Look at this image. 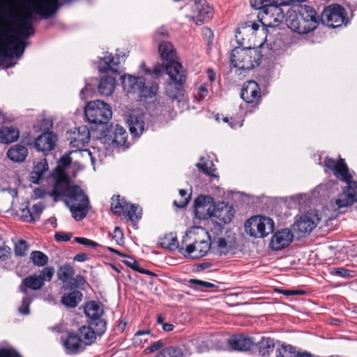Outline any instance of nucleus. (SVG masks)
<instances>
[{
  "mask_svg": "<svg viewBox=\"0 0 357 357\" xmlns=\"http://www.w3.org/2000/svg\"><path fill=\"white\" fill-rule=\"evenodd\" d=\"M324 165L333 172L337 178L347 184L335 200L337 207L338 208L348 207L357 202V181H352L353 175L349 172L344 160L340 159L337 161L326 158Z\"/></svg>",
  "mask_w": 357,
  "mask_h": 357,
  "instance_id": "nucleus-1",
  "label": "nucleus"
},
{
  "mask_svg": "<svg viewBox=\"0 0 357 357\" xmlns=\"http://www.w3.org/2000/svg\"><path fill=\"white\" fill-rule=\"evenodd\" d=\"M259 354L262 357H268L273 351L275 347L274 340L268 337H263L257 344Z\"/></svg>",
  "mask_w": 357,
  "mask_h": 357,
  "instance_id": "nucleus-37",
  "label": "nucleus"
},
{
  "mask_svg": "<svg viewBox=\"0 0 357 357\" xmlns=\"http://www.w3.org/2000/svg\"><path fill=\"white\" fill-rule=\"evenodd\" d=\"M54 269L52 267H46L43 269L40 274L38 275L42 278L43 282L45 281H50L54 275Z\"/></svg>",
  "mask_w": 357,
  "mask_h": 357,
  "instance_id": "nucleus-56",
  "label": "nucleus"
},
{
  "mask_svg": "<svg viewBox=\"0 0 357 357\" xmlns=\"http://www.w3.org/2000/svg\"><path fill=\"white\" fill-rule=\"evenodd\" d=\"M82 294L78 290H74L71 292L65 294L62 297L61 302L67 307L73 308L77 306L82 299Z\"/></svg>",
  "mask_w": 357,
  "mask_h": 357,
  "instance_id": "nucleus-35",
  "label": "nucleus"
},
{
  "mask_svg": "<svg viewBox=\"0 0 357 357\" xmlns=\"http://www.w3.org/2000/svg\"><path fill=\"white\" fill-rule=\"evenodd\" d=\"M197 167L205 174L210 176H214L213 173L215 171V168L211 160H208L204 163H197Z\"/></svg>",
  "mask_w": 357,
  "mask_h": 357,
  "instance_id": "nucleus-52",
  "label": "nucleus"
},
{
  "mask_svg": "<svg viewBox=\"0 0 357 357\" xmlns=\"http://www.w3.org/2000/svg\"><path fill=\"white\" fill-rule=\"evenodd\" d=\"M42 278L36 274L30 275L24 278L20 285L19 286L20 291L24 295H27V289L37 291L40 290L44 286Z\"/></svg>",
  "mask_w": 357,
  "mask_h": 357,
  "instance_id": "nucleus-26",
  "label": "nucleus"
},
{
  "mask_svg": "<svg viewBox=\"0 0 357 357\" xmlns=\"http://www.w3.org/2000/svg\"><path fill=\"white\" fill-rule=\"evenodd\" d=\"M75 275L74 268L70 265L61 266L58 271V278L63 282L70 281Z\"/></svg>",
  "mask_w": 357,
  "mask_h": 357,
  "instance_id": "nucleus-44",
  "label": "nucleus"
},
{
  "mask_svg": "<svg viewBox=\"0 0 357 357\" xmlns=\"http://www.w3.org/2000/svg\"><path fill=\"white\" fill-rule=\"evenodd\" d=\"M143 116L139 112H133L128 116L127 123L131 135L135 137H139L144 131Z\"/></svg>",
  "mask_w": 357,
  "mask_h": 357,
  "instance_id": "nucleus-25",
  "label": "nucleus"
},
{
  "mask_svg": "<svg viewBox=\"0 0 357 357\" xmlns=\"http://www.w3.org/2000/svg\"><path fill=\"white\" fill-rule=\"evenodd\" d=\"M32 302V298L27 295L22 298L21 305L18 308V311L20 314L27 315L29 314V305Z\"/></svg>",
  "mask_w": 357,
  "mask_h": 357,
  "instance_id": "nucleus-53",
  "label": "nucleus"
},
{
  "mask_svg": "<svg viewBox=\"0 0 357 357\" xmlns=\"http://www.w3.org/2000/svg\"><path fill=\"white\" fill-rule=\"evenodd\" d=\"M98 326H93L91 324L80 327L78 330V335L82 344L91 345L96 341L97 336H101L104 334L98 333Z\"/></svg>",
  "mask_w": 357,
  "mask_h": 357,
  "instance_id": "nucleus-24",
  "label": "nucleus"
},
{
  "mask_svg": "<svg viewBox=\"0 0 357 357\" xmlns=\"http://www.w3.org/2000/svg\"><path fill=\"white\" fill-rule=\"evenodd\" d=\"M151 337V331H138L135 334L132 339L133 345L135 347H138L142 345V344L147 342L149 338Z\"/></svg>",
  "mask_w": 357,
  "mask_h": 357,
  "instance_id": "nucleus-46",
  "label": "nucleus"
},
{
  "mask_svg": "<svg viewBox=\"0 0 357 357\" xmlns=\"http://www.w3.org/2000/svg\"><path fill=\"white\" fill-rule=\"evenodd\" d=\"M155 357H183V353L177 347H169L160 351Z\"/></svg>",
  "mask_w": 357,
  "mask_h": 357,
  "instance_id": "nucleus-45",
  "label": "nucleus"
},
{
  "mask_svg": "<svg viewBox=\"0 0 357 357\" xmlns=\"http://www.w3.org/2000/svg\"><path fill=\"white\" fill-rule=\"evenodd\" d=\"M20 135L19 130L12 126H4L0 129V142L9 144L17 140Z\"/></svg>",
  "mask_w": 357,
  "mask_h": 357,
  "instance_id": "nucleus-34",
  "label": "nucleus"
},
{
  "mask_svg": "<svg viewBox=\"0 0 357 357\" xmlns=\"http://www.w3.org/2000/svg\"><path fill=\"white\" fill-rule=\"evenodd\" d=\"M192 344L196 347L197 351L199 353H202L208 349V344L206 341L201 340H195L192 341Z\"/></svg>",
  "mask_w": 357,
  "mask_h": 357,
  "instance_id": "nucleus-59",
  "label": "nucleus"
},
{
  "mask_svg": "<svg viewBox=\"0 0 357 357\" xmlns=\"http://www.w3.org/2000/svg\"><path fill=\"white\" fill-rule=\"evenodd\" d=\"M179 195L181 196V200H174V204L178 208H183L188 204L190 195H188L187 192L185 190H180Z\"/></svg>",
  "mask_w": 357,
  "mask_h": 357,
  "instance_id": "nucleus-54",
  "label": "nucleus"
},
{
  "mask_svg": "<svg viewBox=\"0 0 357 357\" xmlns=\"http://www.w3.org/2000/svg\"><path fill=\"white\" fill-rule=\"evenodd\" d=\"M241 96L247 102H257L261 98L258 84L254 80H250L244 83Z\"/></svg>",
  "mask_w": 357,
  "mask_h": 357,
  "instance_id": "nucleus-23",
  "label": "nucleus"
},
{
  "mask_svg": "<svg viewBox=\"0 0 357 357\" xmlns=\"http://www.w3.org/2000/svg\"><path fill=\"white\" fill-rule=\"evenodd\" d=\"M121 81L123 89L127 93H137L141 98H151L158 90L155 82H149L143 77L124 75L121 77Z\"/></svg>",
  "mask_w": 357,
  "mask_h": 357,
  "instance_id": "nucleus-7",
  "label": "nucleus"
},
{
  "mask_svg": "<svg viewBox=\"0 0 357 357\" xmlns=\"http://www.w3.org/2000/svg\"><path fill=\"white\" fill-rule=\"evenodd\" d=\"M123 262L127 265L128 267H130L131 268H132L133 270L135 271H137L139 273H148L149 271H145L144 269H142L139 264L137 263V261H136L134 259L132 258H128V259L126 260H123Z\"/></svg>",
  "mask_w": 357,
  "mask_h": 357,
  "instance_id": "nucleus-57",
  "label": "nucleus"
},
{
  "mask_svg": "<svg viewBox=\"0 0 357 357\" xmlns=\"http://www.w3.org/2000/svg\"><path fill=\"white\" fill-rule=\"evenodd\" d=\"M165 68L171 82L176 83L185 82L186 70L181 63L174 60L169 61L166 63Z\"/></svg>",
  "mask_w": 357,
  "mask_h": 357,
  "instance_id": "nucleus-18",
  "label": "nucleus"
},
{
  "mask_svg": "<svg viewBox=\"0 0 357 357\" xmlns=\"http://www.w3.org/2000/svg\"><path fill=\"white\" fill-rule=\"evenodd\" d=\"M321 218L317 212H310L302 215L292 226L293 230L299 237L310 234L319 222Z\"/></svg>",
  "mask_w": 357,
  "mask_h": 357,
  "instance_id": "nucleus-15",
  "label": "nucleus"
},
{
  "mask_svg": "<svg viewBox=\"0 0 357 357\" xmlns=\"http://www.w3.org/2000/svg\"><path fill=\"white\" fill-rule=\"evenodd\" d=\"M65 202L76 220H81L86 217L89 200L79 186L72 185L68 189Z\"/></svg>",
  "mask_w": 357,
  "mask_h": 357,
  "instance_id": "nucleus-6",
  "label": "nucleus"
},
{
  "mask_svg": "<svg viewBox=\"0 0 357 357\" xmlns=\"http://www.w3.org/2000/svg\"><path fill=\"white\" fill-rule=\"evenodd\" d=\"M210 196L200 195L195 201V214L199 220H206L213 218L214 206Z\"/></svg>",
  "mask_w": 357,
  "mask_h": 357,
  "instance_id": "nucleus-16",
  "label": "nucleus"
},
{
  "mask_svg": "<svg viewBox=\"0 0 357 357\" xmlns=\"http://www.w3.org/2000/svg\"><path fill=\"white\" fill-rule=\"evenodd\" d=\"M333 275H336L342 278H349L351 276V271L344 268H334L331 272Z\"/></svg>",
  "mask_w": 357,
  "mask_h": 357,
  "instance_id": "nucleus-63",
  "label": "nucleus"
},
{
  "mask_svg": "<svg viewBox=\"0 0 357 357\" xmlns=\"http://www.w3.org/2000/svg\"><path fill=\"white\" fill-rule=\"evenodd\" d=\"M185 83H176L175 82H168L165 85V93L173 103L176 105L181 103L183 96V85Z\"/></svg>",
  "mask_w": 357,
  "mask_h": 357,
  "instance_id": "nucleus-28",
  "label": "nucleus"
},
{
  "mask_svg": "<svg viewBox=\"0 0 357 357\" xmlns=\"http://www.w3.org/2000/svg\"><path fill=\"white\" fill-rule=\"evenodd\" d=\"M69 139L70 145L73 147H77L82 155H91L89 151L81 149L89 143L90 139V132L86 126H80L70 132Z\"/></svg>",
  "mask_w": 357,
  "mask_h": 357,
  "instance_id": "nucleus-17",
  "label": "nucleus"
},
{
  "mask_svg": "<svg viewBox=\"0 0 357 357\" xmlns=\"http://www.w3.org/2000/svg\"><path fill=\"white\" fill-rule=\"evenodd\" d=\"M71 186L66 180L60 178L56 181L49 196L53 198L54 202H57L61 196H67V191Z\"/></svg>",
  "mask_w": 357,
  "mask_h": 357,
  "instance_id": "nucleus-32",
  "label": "nucleus"
},
{
  "mask_svg": "<svg viewBox=\"0 0 357 357\" xmlns=\"http://www.w3.org/2000/svg\"><path fill=\"white\" fill-rule=\"evenodd\" d=\"M193 17L198 22H206L213 15V9L206 0H195Z\"/></svg>",
  "mask_w": 357,
  "mask_h": 357,
  "instance_id": "nucleus-20",
  "label": "nucleus"
},
{
  "mask_svg": "<svg viewBox=\"0 0 357 357\" xmlns=\"http://www.w3.org/2000/svg\"><path fill=\"white\" fill-rule=\"evenodd\" d=\"M11 256V249L8 245H3L0 247V260L6 261Z\"/></svg>",
  "mask_w": 357,
  "mask_h": 357,
  "instance_id": "nucleus-61",
  "label": "nucleus"
},
{
  "mask_svg": "<svg viewBox=\"0 0 357 357\" xmlns=\"http://www.w3.org/2000/svg\"><path fill=\"white\" fill-rule=\"evenodd\" d=\"M29 8L19 17L18 28L15 32L24 37H29L33 33L30 24L33 13H37L43 18H48L54 15L59 7V0H28Z\"/></svg>",
  "mask_w": 357,
  "mask_h": 357,
  "instance_id": "nucleus-3",
  "label": "nucleus"
},
{
  "mask_svg": "<svg viewBox=\"0 0 357 357\" xmlns=\"http://www.w3.org/2000/svg\"><path fill=\"white\" fill-rule=\"evenodd\" d=\"M29 245L24 240H19L15 243L14 247L15 255L17 257H24L26 255Z\"/></svg>",
  "mask_w": 357,
  "mask_h": 357,
  "instance_id": "nucleus-50",
  "label": "nucleus"
},
{
  "mask_svg": "<svg viewBox=\"0 0 357 357\" xmlns=\"http://www.w3.org/2000/svg\"><path fill=\"white\" fill-rule=\"evenodd\" d=\"M321 21L329 27L337 28L342 24L346 25L349 20L342 6L339 4H331L323 10Z\"/></svg>",
  "mask_w": 357,
  "mask_h": 357,
  "instance_id": "nucleus-11",
  "label": "nucleus"
},
{
  "mask_svg": "<svg viewBox=\"0 0 357 357\" xmlns=\"http://www.w3.org/2000/svg\"><path fill=\"white\" fill-rule=\"evenodd\" d=\"M286 24L291 31L302 34L299 13H296L295 11L288 12Z\"/></svg>",
  "mask_w": 357,
  "mask_h": 357,
  "instance_id": "nucleus-39",
  "label": "nucleus"
},
{
  "mask_svg": "<svg viewBox=\"0 0 357 357\" xmlns=\"http://www.w3.org/2000/svg\"><path fill=\"white\" fill-rule=\"evenodd\" d=\"M84 313L89 319V324L98 326L99 333H105L107 329V323L102 318L104 314L103 305L100 302L91 301L86 303Z\"/></svg>",
  "mask_w": 357,
  "mask_h": 357,
  "instance_id": "nucleus-12",
  "label": "nucleus"
},
{
  "mask_svg": "<svg viewBox=\"0 0 357 357\" xmlns=\"http://www.w3.org/2000/svg\"><path fill=\"white\" fill-rule=\"evenodd\" d=\"M247 234L255 238H264L271 234L274 230V222L268 217H252L245 223Z\"/></svg>",
  "mask_w": 357,
  "mask_h": 357,
  "instance_id": "nucleus-10",
  "label": "nucleus"
},
{
  "mask_svg": "<svg viewBox=\"0 0 357 357\" xmlns=\"http://www.w3.org/2000/svg\"><path fill=\"white\" fill-rule=\"evenodd\" d=\"M282 3L281 0H250V5L255 9L264 8Z\"/></svg>",
  "mask_w": 357,
  "mask_h": 357,
  "instance_id": "nucleus-47",
  "label": "nucleus"
},
{
  "mask_svg": "<svg viewBox=\"0 0 357 357\" xmlns=\"http://www.w3.org/2000/svg\"><path fill=\"white\" fill-rule=\"evenodd\" d=\"M158 51L160 56L168 61H172L175 56L176 52L171 43L162 42L158 45Z\"/></svg>",
  "mask_w": 357,
  "mask_h": 357,
  "instance_id": "nucleus-41",
  "label": "nucleus"
},
{
  "mask_svg": "<svg viewBox=\"0 0 357 357\" xmlns=\"http://www.w3.org/2000/svg\"><path fill=\"white\" fill-rule=\"evenodd\" d=\"M208 232L201 227L190 228L181 243L180 253L198 259L205 256L211 248Z\"/></svg>",
  "mask_w": 357,
  "mask_h": 357,
  "instance_id": "nucleus-4",
  "label": "nucleus"
},
{
  "mask_svg": "<svg viewBox=\"0 0 357 357\" xmlns=\"http://www.w3.org/2000/svg\"><path fill=\"white\" fill-rule=\"evenodd\" d=\"M161 247L167 248L169 250H175L178 249L180 251L181 244L179 245L176 235L173 233L165 234L159 241Z\"/></svg>",
  "mask_w": 357,
  "mask_h": 357,
  "instance_id": "nucleus-38",
  "label": "nucleus"
},
{
  "mask_svg": "<svg viewBox=\"0 0 357 357\" xmlns=\"http://www.w3.org/2000/svg\"><path fill=\"white\" fill-rule=\"evenodd\" d=\"M128 207V203L120 195L113 196L111 201V210L112 212L118 215H121L126 212Z\"/></svg>",
  "mask_w": 357,
  "mask_h": 357,
  "instance_id": "nucleus-40",
  "label": "nucleus"
},
{
  "mask_svg": "<svg viewBox=\"0 0 357 357\" xmlns=\"http://www.w3.org/2000/svg\"><path fill=\"white\" fill-rule=\"evenodd\" d=\"M28 155V150L23 145L16 144L11 146L7 151L8 158L13 162H22Z\"/></svg>",
  "mask_w": 357,
  "mask_h": 357,
  "instance_id": "nucleus-31",
  "label": "nucleus"
},
{
  "mask_svg": "<svg viewBox=\"0 0 357 357\" xmlns=\"http://www.w3.org/2000/svg\"><path fill=\"white\" fill-rule=\"evenodd\" d=\"M116 80L114 77L103 76L99 82L98 90L102 96H109L114 92Z\"/></svg>",
  "mask_w": 357,
  "mask_h": 357,
  "instance_id": "nucleus-33",
  "label": "nucleus"
},
{
  "mask_svg": "<svg viewBox=\"0 0 357 357\" xmlns=\"http://www.w3.org/2000/svg\"><path fill=\"white\" fill-rule=\"evenodd\" d=\"M47 169L48 165L46 159L41 160L34 166L33 169L31 173V181L34 183H38Z\"/></svg>",
  "mask_w": 357,
  "mask_h": 357,
  "instance_id": "nucleus-36",
  "label": "nucleus"
},
{
  "mask_svg": "<svg viewBox=\"0 0 357 357\" xmlns=\"http://www.w3.org/2000/svg\"><path fill=\"white\" fill-rule=\"evenodd\" d=\"M261 55L255 48L236 47L232 50L230 61L234 67L240 70H251L260 63Z\"/></svg>",
  "mask_w": 357,
  "mask_h": 357,
  "instance_id": "nucleus-8",
  "label": "nucleus"
},
{
  "mask_svg": "<svg viewBox=\"0 0 357 357\" xmlns=\"http://www.w3.org/2000/svg\"><path fill=\"white\" fill-rule=\"evenodd\" d=\"M293 238L294 235L289 229L279 230L272 236L270 247L273 250H280L287 247Z\"/></svg>",
  "mask_w": 357,
  "mask_h": 357,
  "instance_id": "nucleus-19",
  "label": "nucleus"
},
{
  "mask_svg": "<svg viewBox=\"0 0 357 357\" xmlns=\"http://www.w3.org/2000/svg\"><path fill=\"white\" fill-rule=\"evenodd\" d=\"M295 348L289 344H282L277 349V357H294Z\"/></svg>",
  "mask_w": 357,
  "mask_h": 357,
  "instance_id": "nucleus-49",
  "label": "nucleus"
},
{
  "mask_svg": "<svg viewBox=\"0 0 357 357\" xmlns=\"http://www.w3.org/2000/svg\"><path fill=\"white\" fill-rule=\"evenodd\" d=\"M33 264L38 267L45 266L49 261L48 257L40 251H33L30 255Z\"/></svg>",
  "mask_w": 357,
  "mask_h": 357,
  "instance_id": "nucleus-43",
  "label": "nucleus"
},
{
  "mask_svg": "<svg viewBox=\"0 0 357 357\" xmlns=\"http://www.w3.org/2000/svg\"><path fill=\"white\" fill-rule=\"evenodd\" d=\"M11 25L0 20V65L8 58L20 57L25 50L26 43L15 36H9Z\"/></svg>",
  "mask_w": 357,
  "mask_h": 357,
  "instance_id": "nucleus-5",
  "label": "nucleus"
},
{
  "mask_svg": "<svg viewBox=\"0 0 357 357\" xmlns=\"http://www.w3.org/2000/svg\"><path fill=\"white\" fill-rule=\"evenodd\" d=\"M0 357H21V356L13 348H2L0 349Z\"/></svg>",
  "mask_w": 357,
  "mask_h": 357,
  "instance_id": "nucleus-58",
  "label": "nucleus"
},
{
  "mask_svg": "<svg viewBox=\"0 0 357 357\" xmlns=\"http://www.w3.org/2000/svg\"><path fill=\"white\" fill-rule=\"evenodd\" d=\"M228 344L231 349L241 351H249L255 344L252 337L243 334H238L231 336L228 340Z\"/></svg>",
  "mask_w": 357,
  "mask_h": 357,
  "instance_id": "nucleus-22",
  "label": "nucleus"
},
{
  "mask_svg": "<svg viewBox=\"0 0 357 357\" xmlns=\"http://www.w3.org/2000/svg\"><path fill=\"white\" fill-rule=\"evenodd\" d=\"M188 282L196 289L202 291L207 288H212L215 287V284L211 282L197 279H190Z\"/></svg>",
  "mask_w": 357,
  "mask_h": 357,
  "instance_id": "nucleus-51",
  "label": "nucleus"
},
{
  "mask_svg": "<svg viewBox=\"0 0 357 357\" xmlns=\"http://www.w3.org/2000/svg\"><path fill=\"white\" fill-rule=\"evenodd\" d=\"M57 142V136L52 132H45L35 140V147L38 151L47 153L53 150Z\"/></svg>",
  "mask_w": 357,
  "mask_h": 357,
  "instance_id": "nucleus-21",
  "label": "nucleus"
},
{
  "mask_svg": "<svg viewBox=\"0 0 357 357\" xmlns=\"http://www.w3.org/2000/svg\"><path fill=\"white\" fill-rule=\"evenodd\" d=\"M75 241L79 244L88 247L96 248L98 246V244L96 242L83 237H76Z\"/></svg>",
  "mask_w": 357,
  "mask_h": 357,
  "instance_id": "nucleus-62",
  "label": "nucleus"
},
{
  "mask_svg": "<svg viewBox=\"0 0 357 357\" xmlns=\"http://www.w3.org/2000/svg\"><path fill=\"white\" fill-rule=\"evenodd\" d=\"M19 215L23 221L27 222H32L34 218L28 206L21 208Z\"/></svg>",
  "mask_w": 357,
  "mask_h": 357,
  "instance_id": "nucleus-55",
  "label": "nucleus"
},
{
  "mask_svg": "<svg viewBox=\"0 0 357 357\" xmlns=\"http://www.w3.org/2000/svg\"><path fill=\"white\" fill-rule=\"evenodd\" d=\"M87 121L94 124H106L111 119L112 112L107 103L101 100L90 101L84 108Z\"/></svg>",
  "mask_w": 357,
  "mask_h": 357,
  "instance_id": "nucleus-9",
  "label": "nucleus"
},
{
  "mask_svg": "<svg viewBox=\"0 0 357 357\" xmlns=\"http://www.w3.org/2000/svg\"><path fill=\"white\" fill-rule=\"evenodd\" d=\"M128 219L132 222H137L142 217L141 209L138 208L135 204H128V207L126 210Z\"/></svg>",
  "mask_w": 357,
  "mask_h": 357,
  "instance_id": "nucleus-48",
  "label": "nucleus"
},
{
  "mask_svg": "<svg viewBox=\"0 0 357 357\" xmlns=\"http://www.w3.org/2000/svg\"><path fill=\"white\" fill-rule=\"evenodd\" d=\"M258 14L259 22L262 24V28L259 30L260 25L255 22L248 21L242 24L241 27L236 31L238 33L243 34L251 33L257 35V31L261 35L262 38L260 45L266 38L267 28H274L278 26L284 20V13L280 5L259 8Z\"/></svg>",
  "mask_w": 357,
  "mask_h": 357,
  "instance_id": "nucleus-2",
  "label": "nucleus"
},
{
  "mask_svg": "<svg viewBox=\"0 0 357 357\" xmlns=\"http://www.w3.org/2000/svg\"><path fill=\"white\" fill-rule=\"evenodd\" d=\"M63 346L68 354H77L83 350V344L78 334H69L63 342Z\"/></svg>",
  "mask_w": 357,
  "mask_h": 357,
  "instance_id": "nucleus-30",
  "label": "nucleus"
},
{
  "mask_svg": "<svg viewBox=\"0 0 357 357\" xmlns=\"http://www.w3.org/2000/svg\"><path fill=\"white\" fill-rule=\"evenodd\" d=\"M127 137V132L122 126L118 124L111 125L107 129V133L102 135V140L107 145V148L115 149L125 146Z\"/></svg>",
  "mask_w": 357,
  "mask_h": 357,
  "instance_id": "nucleus-13",
  "label": "nucleus"
},
{
  "mask_svg": "<svg viewBox=\"0 0 357 357\" xmlns=\"http://www.w3.org/2000/svg\"><path fill=\"white\" fill-rule=\"evenodd\" d=\"M234 217V209L232 207L225 206L221 208L214 209L213 218H217L220 222L215 225V229L218 231H221L222 225L229 223Z\"/></svg>",
  "mask_w": 357,
  "mask_h": 357,
  "instance_id": "nucleus-27",
  "label": "nucleus"
},
{
  "mask_svg": "<svg viewBox=\"0 0 357 357\" xmlns=\"http://www.w3.org/2000/svg\"><path fill=\"white\" fill-rule=\"evenodd\" d=\"M49 193L50 192H47L42 188H38L33 190V197L34 199H43L47 195L49 196Z\"/></svg>",
  "mask_w": 357,
  "mask_h": 357,
  "instance_id": "nucleus-64",
  "label": "nucleus"
},
{
  "mask_svg": "<svg viewBox=\"0 0 357 357\" xmlns=\"http://www.w3.org/2000/svg\"><path fill=\"white\" fill-rule=\"evenodd\" d=\"M119 58H114L112 54L105 55L100 59L98 69L100 73H106L109 70L112 73L118 72Z\"/></svg>",
  "mask_w": 357,
  "mask_h": 357,
  "instance_id": "nucleus-29",
  "label": "nucleus"
},
{
  "mask_svg": "<svg viewBox=\"0 0 357 357\" xmlns=\"http://www.w3.org/2000/svg\"><path fill=\"white\" fill-rule=\"evenodd\" d=\"M301 22L302 34L307 33L316 29L319 22V15L314 8L310 6H300L298 8Z\"/></svg>",
  "mask_w": 357,
  "mask_h": 357,
  "instance_id": "nucleus-14",
  "label": "nucleus"
},
{
  "mask_svg": "<svg viewBox=\"0 0 357 357\" xmlns=\"http://www.w3.org/2000/svg\"><path fill=\"white\" fill-rule=\"evenodd\" d=\"M45 208V206L43 203H38L36 204H34L31 208V215L33 216V222L36 221L37 219H38L39 215L43 212V209Z\"/></svg>",
  "mask_w": 357,
  "mask_h": 357,
  "instance_id": "nucleus-60",
  "label": "nucleus"
},
{
  "mask_svg": "<svg viewBox=\"0 0 357 357\" xmlns=\"http://www.w3.org/2000/svg\"><path fill=\"white\" fill-rule=\"evenodd\" d=\"M217 248L220 255H226L234 248V242L232 239L220 238L217 241Z\"/></svg>",
  "mask_w": 357,
  "mask_h": 357,
  "instance_id": "nucleus-42",
  "label": "nucleus"
}]
</instances>
